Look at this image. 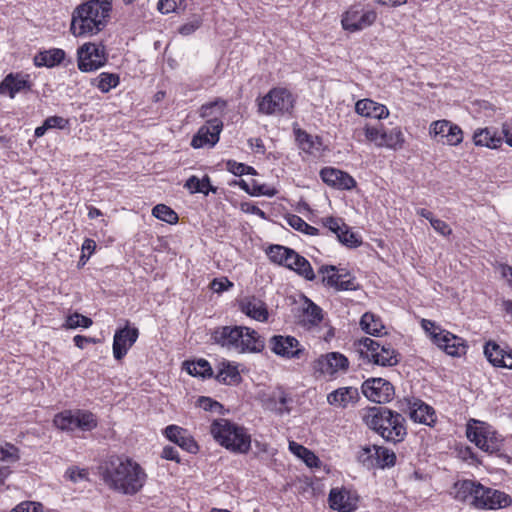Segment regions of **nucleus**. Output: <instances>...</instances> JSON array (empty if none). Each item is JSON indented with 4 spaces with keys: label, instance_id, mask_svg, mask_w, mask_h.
Returning a JSON list of instances; mask_svg holds the SVG:
<instances>
[{
    "label": "nucleus",
    "instance_id": "35",
    "mask_svg": "<svg viewBox=\"0 0 512 512\" xmlns=\"http://www.w3.org/2000/svg\"><path fill=\"white\" fill-rule=\"evenodd\" d=\"M295 254V250L281 245H272L267 251V255L272 262L283 265L287 268Z\"/></svg>",
    "mask_w": 512,
    "mask_h": 512
},
{
    "label": "nucleus",
    "instance_id": "28",
    "mask_svg": "<svg viewBox=\"0 0 512 512\" xmlns=\"http://www.w3.org/2000/svg\"><path fill=\"white\" fill-rule=\"evenodd\" d=\"M409 415L414 422L428 426L436 421L434 409L418 399L409 403Z\"/></svg>",
    "mask_w": 512,
    "mask_h": 512
},
{
    "label": "nucleus",
    "instance_id": "29",
    "mask_svg": "<svg viewBox=\"0 0 512 512\" xmlns=\"http://www.w3.org/2000/svg\"><path fill=\"white\" fill-rule=\"evenodd\" d=\"M355 111L361 116L375 119H383L389 115V110L385 105L371 99H361L357 101Z\"/></svg>",
    "mask_w": 512,
    "mask_h": 512
},
{
    "label": "nucleus",
    "instance_id": "12",
    "mask_svg": "<svg viewBox=\"0 0 512 512\" xmlns=\"http://www.w3.org/2000/svg\"><path fill=\"white\" fill-rule=\"evenodd\" d=\"M510 497L499 490L484 487L478 483L474 497V507L479 509H498L509 506Z\"/></svg>",
    "mask_w": 512,
    "mask_h": 512
},
{
    "label": "nucleus",
    "instance_id": "4",
    "mask_svg": "<svg viewBox=\"0 0 512 512\" xmlns=\"http://www.w3.org/2000/svg\"><path fill=\"white\" fill-rule=\"evenodd\" d=\"M365 424L385 441L400 443L407 436L405 418L402 414L386 407H373L363 418Z\"/></svg>",
    "mask_w": 512,
    "mask_h": 512
},
{
    "label": "nucleus",
    "instance_id": "58",
    "mask_svg": "<svg viewBox=\"0 0 512 512\" xmlns=\"http://www.w3.org/2000/svg\"><path fill=\"white\" fill-rule=\"evenodd\" d=\"M430 224L442 236H449L452 233V229L443 220L435 218Z\"/></svg>",
    "mask_w": 512,
    "mask_h": 512
},
{
    "label": "nucleus",
    "instance_id": "38",
    "mask_svg": "<svg viewBox=\"0 0 512 512\" xmlns=\"http://www.w3.org/2000/svg\"><path fill=\"white\" fill-rule=\"evenodd\" d=\"M289 450L298 458L302 459L308 467H318L319 458L309 449L294 441L289 442Z\"/></svg>",
    "mask_w": 512,
    "mask_h": 512
},
{
    "label": "nucleus",
    "instance_id": "13",
    "mask_svg": "<svg viewBox=\"0 0 512 512\" xmlns=\"http://www.w3.org/2000/svg\"><path fill=\"white\" fill-rule=\"evenodd\" d=\"M318 274L325 286L337 291H351L356 289L355 279L349 273H339L334 265H322Z\"/></svg>",
    "mask_w": 512,
    "mask_h": 512
},
{
    "label": "nucleus",
    "instance_id": "14",
    "mask_svg": "<svg viewBox=\"0 0 512 512\" xmlns=\"http://www.w3.org/2000/svg\"><path fill=\"white\" fill-rule=\"evenodd\" d=\"M269 346L276 355L287 359H300L305 348L293 336L274 335L269 340Z\"/></svg>",
    "mask_w": 512,
    "mask_h": 512
},
{
    "label": "nucleus",
    "instance_id": "41",
    "mask_svg": "<svg viewBox=\"0 0 512 512\" xmlns=\"http://www.w3.org/2000/svg\"><path fill=\"white\" fill-rule=\"evenodd\" d=\"M322 319V309L310 299L305 298L303 307V321L309 323L310 325H318Z\"/></svg>",
    "mask_w": 512,
    "mask_h": 512
},
{
    "label": "nucleus",
    "instance_id": "53",
    "mask_svg": "<svg viewBox=\"0 0 512 512\" xmlns=\"http://www.w3.org/2000/svg\"><path fill=\"white\" fill-rule=\"evenodd\" d=\"M185 0H159L157 9L162 14L176 12L184 4Z\"/></svg>",
    "mask_w": 512,
    "mask_h": 512
},
{
    "label": "nucleus",
    "instance_id": "15",
    "mask_svg": "<svg viewBox=\"0 0 512 512\" xmlns=\"http://www.w3.org/2000/svg\"><path fill=\"white\" fill-rule=\"evenodd\" d=\"M364 396L375 403L389 402L394 396V387L383 378H370L362 384Z\"/></svg>",
    "mask_w": 512,
    "mask_h": 512
},
{
    "label": "nucleus",
    "instance_id": "37",
    "mask_svg": "<svg viewBox=\"0 0 512 512\" xmlns=\"http://www.w3.org/2000/svg\"><path fill=\"white\" fill-rule=\"evenodd\" d=\"M360 326L365 333L373 336H379L384 329L381 319L371 312L362 315Z\"/></svg>",
    "mask_w": 512,
    "mask_h": 512
},
{
    "label": "nucleus",
    "instance_id": "55",
    "mask_svg": "<svg viewBox=\"0 0 512 512\" xmlns=\"http://www.w3.org/2000/svg\"><path fill=\"white\" fill-rule=\"evenodd\" d=\"M421 327L429 335L433 343L438 338V332H442L444 330L435 322L428 319H422Z\"/></svg>",
    "mask_w": 512,
    "mask_h": 512
},
{
    "label": "nucleus",
    "instance_id": "49",
    "mask_svg": "<svg viewBox=\"0 0 512 512\" xmlns=\"http://www.w3.org/2000/svg\"><path fill=\"white\" fill-rule=\"evenodd\" d=\"M384 127L382 124L377 126L366 125L364 128L365 138L369 142H373L376 146L382 147V141L384 136Z\"/></svg>",
    "mask_w": 512,
    "mask_h": 512
},
{
    "label": "nucleus",
    "instance_id": "20",
    "mask_svg": "<svg viewBox=\"0 0 512 512\" xmlns=\"http://www.w3.org/2000/svg\"><path fill=\"white\" fill-rule=\"evenodd\" d=\"M137 328L128 326L116 330L113 338V356L116 360H121L133 346L138 338Z\"/></svg>",
    "mask_w": 512,
    "mask_h": 512
},
{
    "label": "nucleus",
    "instance_id": "32",
    "mask_svg": "<svg viewBox=\"0 0 512 512\" xmlns=\"http://www.w3.org/2000/svg\"><path fill=\"white\" fill-rule=\"evenodd\" d=\"M478 483L472 480H462L454 484L453 494L456 500L468 502L474 506L475 492Z\"/></svg>",
    "mask_w": 512,
    "mask_h": 512
},
{
    "label": "nucleus",
    "instance_id": "22",
    "mask_svg": "<svg viewBox=\"0 0 512 512\" xmlns=\"http://www.w3.org/2000/svg\"><path fill=\"white\" fill-rule=\"evenodd\" d=\"M430 134L440 136L445 139L448 145L456 146L463 140V132L461 128L448 120L434 121L430 125Z\"/></svg>",
    "mask_w": 512,
    "mask_h": 512
},
{
    "label": "nucleus",
    "instance_id": "46",
    "mask_svg": "<svg viewBox=\"0 0 512 512\" xmlns=\"http://www.w3.org/2000/svg\"><path fill=\"white\" fill-rule=\"evenodd\" d=\"M286 222L289 226H291L293 229L302 232L307 235H319L320 232L317 228L309 225L307 222H305L300 216L292 214L288 215L286 217Z\"/></svg>",
    "mask_w": 512,
    "mask_h": 512
},
{
    "label": "nucleus",
    "instance_id": "2",
    "mask_svg": "<svg viewBox=\"0 0 512 512\" xmlns=\"http://www.w3.org/2000/svg\"><path fill=\"white\" fill-rule=\"evenodd\" d=\"M112 0H90L77 6L72 14L70 30L76 37L94 35L108 22Z\"/></svg>",
    "mask_w": 512,
    "mask_h": 512
},
{
    "label": "nucleus",
    "instance_id": "56",
    "mask_svg": "<svg viewBox=\"0 0 512 512\" xmlns=\"http://www.w3.org/2000/svg\"><path fill=\"white\" fill-rule=\"evenodd\" d=\"M226 168L229 172H231L237 176H241V175H244V174L250 173V172L254 173V169L252 167H249L243 163H238L233 160L227 161Z\"/></svg>",
    "mask_w": 512,
    "mask_h": 512
},
{
    "label": "nucleus",
    "instance_id": "17",
    "mask_svg": "<svg viewBox=\"0 0 512 512\" xmlns=\"http://www.w3.org/2000/svg\"><path fill=\"white\" fill-rule=\"evenodd\" d=\"M223 129V122L221 119L214 117L207 120L206 124L201 126L192 138L191 146L193 148H202L205 146L213 147L219 141L220 133Z\"/></svg>",
    "mask_w": 512,
    "mask_h": 512
},
{
    "label": "nucleus",
    "instance_id": "51",
    "mask_svg": "<svg viewBox=\"0 0 512 512\" xmlns=\"http://www.w3.org/2000/svg\"><path fill=\"white\" fill-rule=\"evenodd\" d=\"M202 22V16L194 14L188 22L178 28V32L183 36H189L201 27Z\"/></svg>",
    "mask_w": 512,
    "mask_h": 512
},
{
    "label": "nucleus",
    "instance_id": "10",
    "mask_svg": "<svg viewBox=\"0 0 512 512\" xmlns=\"http://www.w3.org/2000/svg\"><path fill=\"white\" fill-rule=\"evenodd\" d=\"M360 345L366 348L367 357L377 365L394 366L399 362L398 353L390 344L366 337L360 340Z\"/></svg>",
    "mask_w": 512,
    "mask_h": 512
},
{
    "label": "nucleus",
    "instance_id": "64",
    "mask_svg": "<svg viewBox=\"0 0 512 512\" xmlns=\"http://www.w3.org/2000/svg\"><path fill=\"white\" fill-rule=\"evenodd\" d=\"M67 473L69 474V478L74 482L86 478L87 475L86 470H79L77 468H71L67 471Z\"/></svg>",
    "mask_w": 512,
    "mask_h": 512
},
{
    "label": "nucleus",
    "instance_id": "6",
    "mask_svg": "<svg viewBox=\"0 0 512 512\" xmlns=\"http://www.w3.org/2000/svg\"><path fill=\"white\" fill-rule=\"evenodd\" d=\"M466 436L479 449L489 454L499 452L503 445V439L490 425L475 419L468 422Z\"/></svg>",
    "mask_w": 512,
    "mask_h": 512
},
{
    "label": "nucleus",
    "instance_id": "36",
    "mask_svg": "<svg viewBox=\"0 0 512 512\" xmlns=\"http://www.w3.org/2000/svg\"><path fill=\"white\" fill-rule=\"evenodd\" d=\"M288 269L293 270L299 276L308 281H313L316 278L314 270L309 261L296 252L293 260L288 265Z\"/></svg>",
    "mask_w": 512,
    "mask_h": 512
},
{
    "label": "nucleus",
    "instance_id": "19",
    "mask_svg": "<svg viewBox=\"0 0 512 512\" xmlns=\"http://www.w3.org/2000/svg\"><path fill=\"white\" fill-rule=\"evenodd\" d=\"M359 497L355 491L345 487L332 488L329 493V506L338 512H352L358 507Z\"/></svg>",
    "mask_w": 512,
    "mask_h": 512
},
{
    "label": "nucleus",
    "instance_id": "42",
    "mask_svg": "<svg viewBox=\"0 0 512 512\" xmlns=\"http://www.w3.org/2000/svg\"><path fill=\"white\" fill-rule=\"evenodd\" d=\"M375 464L381 468L392 467L396 462V454L394 451L374 445Z\"/></svg>",
    "mask_w": 512,
    "mask_h": 512
},
{
    "label": "nucleus",
    "instance_id": "26",
    "mask_svg": "<svg viewBox=\"0 0 512 512\" xmlns=\"http://www.w3.org/2000/svg\"><path fill=\"white\" fill-rule=\"evenodd\" d=\"M164 434L171 442H174L187 452L196 453L198 451L197 443L186 429L177 425H169L165 428Z\"/></svg>",
    "mask_w": 512,
    "mask_h": 512
},
{
    "label": "nucleus",
    "instance_id": "61",
    "mask_svg": "<svg viewBox=\"0 0 512 512\" xmlns=\"http://www.w3.org/2000/svg\"><path fill=\"white\" fill-rule=\"evenodd\" d=\"M199 405L204 410H210V411H213L215 409H220L222 407L220 405V403L213 401L211 398H208V397H201L199 399Z\"/></svg>",
    "mask_w": 512,
    "mask_h": 512
},
{
    "label": "nucleus",
    "instance_id": "16",
    "mask_svg": "<svg viewBox=\"0 0 512 512\" xmlns=\"http://www.w3.org/2000/svg\"><path fill=\"white\" fill-rule=\"evenodd\" d=\"M313 368L322 375L334 376L348 370L349 360L339 352H329L321 355L314 362Z\"/></svg>",
    "mask_w": 512,
    "mask_h": 512
},
{
    "label": "nucleus",
    "instance_id": "7",
    "mask_svg": "<svg viewBox=\"0 0 512 512\" xmlns=\"http://www.w3.org/2000/svg\"><path fill=\"white\" fill-rule=\"evenodd\" d=\"M54 425L62 431L72 432L76 429L91 431L97 427L96 416L87 410H65L55 415Z\"/></svg>",
    "mask_w": 512,
    "mask_h": 512
},
{
    "label": "nucleus",
    "instance_id": "50",
    "mask_svg": "<svg viewBox=\"0 0 512 512\" xmlns=\"http://www.w3.org/2000/svg\"><path fill=\"white\" fill-rule=\"evenodd\" d=\"M18 459V449L10 443L0 441V460L16 462Z\"/></svg>",
    "mask_w": 512,
    "mask_h": 512
},
{
    "label": "nucleus",
    "instance_id": "23",
    "mask_svg": "<svg viewBox=\"0 0 512 512\" xmlns=\"http://www.w3.org/2000/svg\"><path fill=\"white\" fill-rule=\"evenodd\" d=\"M484 354L493 366L512 369V349L489 341L484 346Z\"/></svg>",
    "mask_w": 512,
    "mask_h": 512
},
{
    "label": "nucleus",
    "instance_id": "43",
    "mask_svg": "<svg viewBox=\"0 0 512 512\" xmlns=\"http://www.w3.org/2000/svg\"><path fill=\"white\" fill-rule=\"evenodd\" d=\"M185 365L187 372L192 376H200L206 378L213 375L212 367L210 363L205 359L186 362Z\"/></svg>",
    "mask_w": 512,
    "mask_h": 512
},
{
    "label": "nucleus",
    "instance_id": "11",
    "mask_svg": "<svg viewBox=\"0 0 512 512\" xmlns=\"http://www.w3.org/2000/svg\"><path fill=\"white\" fill-rule=\"evenodd\" d=\"M376 18L374 10H364L361 5H354L343 14L341 24L344 30L357 32L371 26Z\"/></svg>",
    "mask_w": 512,
    "mask_h": 512
},
{
    "label": "nucleus",
    "instance_id": "5",
    "mask_svg": "<svg viewBox=\"0 0 512 512\" xmlns=\"http://www.w3.org/2000/svg\"><path fill=\"white\" fill-rule=\"evenodd\" d=\"M214 439L226 449L246 454L251 447V436L247 430L227 419L214 420L210 427Z\"/></svg>",
    "mask_w": 512,
    "mask_h": 512
},
{
    "label": "nucleus",
    "instance_id": "54",
    "mask_svg": "<svg viewBox=\"0 0 512 512\" xmlns=\"http://www.w3.org/2000/svg\"><path fill=\"white\" fill-rule=\"evenodd\" d=\"M11 512H44V506L39 502L23 501L13 508Z\"/></svg>",
    "mask_w": 512,
    "mask_h": 512
},
{
    "label": "nucleus",
    "instance_id": "18",
    "mask_svg": "<svg viewBox=\"0 0 512 512\" xmlns=\"http://www.w3.org/2000/svg\"><path fill=\"white\" fill-rule=\"evenodd\" d=\"M323 226L336 235L337 240L344 246L356 248L361 244L358 236L341 218L326 217L322 219Z\"/></svg>",
    "mask_w": 512,
    "mask_h": 512
},
{
    "label": "nucleus",
    "instance_id": "63",
    "mask_svg": "<svg viewBox=\"0 0 512 512\" xmlns=\"http://www.w3.org/2000/svg\"><path fill=\"white\" fill-rule=\"evenodd\" d=\"M502 134L505 142L512 147V122H505L502 125Z\"/></svg>",
    "mask_w": 512,
    "mask_h": 512
},
{
    "label": "nucleus",
    "instance_id": "60",
    "mask_svg": "<svg viewBox=\"0 0 512 512\" xmlns=\"http://www.w3.org/2000/svg\"><path fill=\"white\" fill-rule=\"evenodd\" d=\"M162 457L167 460L180 462L179 454L176 448L172 446H166L163 448Z\"/></svg>",
    "mask_w": 512,
    "mask_h": 512
},
{
    "label": "nucleus",
    "instance_id": "1",
    "mask_svg": "<svg viewBox=\"0 0 512 512\" xmlns=\"http://www.w3.org/2000/svg\"><path fill=\"white\" fill-rule=\"evenodd\" d=\"M104 484L123 495L138 493L146 482L144 469L128 457L111 456L99 467Z\"/></svg>",
    "mask_w": 512,
    "mask_h": 512
},
{
    "label": "nucleus",
    "instance_id": "31",
    "mask_svg": "<svg viewBox=\"0 0 512 512\" xmlns=\"http://www.w3.org/2000/svg\"><path fill=\"white\" fill-rule=\"evenodd\" d=\"M473 141L476 146L496 149L501 145L503 137L491 128H483L474 132Z\"/></svg>",
    "mask_w": 512,
    "mask_h": 512
},
{
    "label": "nucleus",
    "instance_id": "40",
    "mask_svg": "<svg viewBox=\"0 0 512 512\" xmlns=\"http://www.w3.org/2000/svg\"><path fill=\"white\" fill-rule=\"evenodd\" d=\"M404 142L405 138L401 128L394 127L390 130H384L382 147L397 150L402 148Z\"/></svg>",
    "mask_w": 512,
    "mask_h": 512
},
{
    "label": "nucleus",
    "instance_id": "21",
    "mask_svg": "<svg viewBox=\"0 0 512 512\" xmlns=\"http://www.w3.org/2000/svg\"><path fill=\"white\" fill-rule=\"evenodd\" d=\"M434 344L453 357L465 355L468 347L464 339L445 329L442 332H438V338Z\"/></svg>",
    "mask_w": 512,
    "mask_h": 512
},
{
    "label": "nucleus",
    "instance_id": "34",
    "mask_svg": "<svg viewBox=\"0 0 512 512\" xmlns=\"http://www.w3.org/2000/svg\"><path fill=\"white\" fill-rule=\"evenodd\" d=\"M217 374L216 379L223 384H232L236 383L240 379V375L238 369L231 362L222 360L217 366Z\"/></svg>",
    "mask_w": 512,
    "mask_h": 512
},
{
    "label": "nucleus",
    "instance_id": "57",
    "mask_svg": "<svg viewBox=\"0 0 512 512\" xmlns=\"http://www.w3.org/2000/svg\"><path fill=\"white\" fill-rule=\"evenodd\" d=\"M44 122L46 124V127H48V129H52V128L65 129L69 125V120L65 119L61 116H50Z\"/></svg>",
    "mask_w": 512,
    "mask_h": 512
},
{
    "label": "nucleus",
    "instance_id": "59",
    "mask_svg": "<svg viewBox=\"0 0 512 512\" xmlns=\"http://www.w3.org/2000/svg\"><path fill=\"white\" fill-rule=\"evenodd\" d=\"M232 286H233V283L230 282L226 277H223V278H220V279H214L211 282L212 290L217 292V293L226 291V290H228Z\"/></svg>",
    "mask_w": 512,
    "mask_h": 512
},
{
    "label": "nucleus",
    "instance_id": "52",
    "mask_svg": "<svg viewBox=\"0 0 512 512\" xmlns=\"http://www.w3.org/2000/svg\"><path fill=\"white\" fill-rule=\"evenodd\" d=\"M358 460L367 467H372L375 464L374 445L364 446L358 453Z\"/></svg>",
    "mask_w": 512,
    "mask_h": 512
},
{
    "label": "nucleus",
    "instance_id": "48",
    "mask_svg": "<svg viewBox=\"0 0 512 512\" xmlns=\"http://www.w3.org/2000/svg\"><path fill=\"white\" fill-rule=\"evenodd\" d=\"M92 324H93V321L91 318L86 317L79 313H73V314L67 316L63 327L66 329H76L79 327L89 328Z\"/></svg>",
    "mask_w": 512,
    "mask_h": 512
},
{
    "label": "nucleus",
    "instance_id": "24",
    "mask_svg": "<svg viewBox=\"0 0 512 512\" xmlns=\"http://www.w3.org/2000/svg\"><path fill=\"white\" fill-rule=\"evenodd\" d=\"M320 177L324 183L337 189L350 190L356 185V181L352 176L332 167L323 168L320 171Z\"/></svg>",
    "mask_w": 512,
    "mask_h": 512
},
{
    "label": "nucleus",
    "instance_id": "3",
    "mask_svg": "<svg viewBox=\"0 0 512 512\" xmlns=\"http://www.w3.org/2000/svg\"><path fill=\"white\" fill-rule=\"evenodd\" d=\"M213 343L237 353L260 352L264 347L258 333L245 326H221L211 334Z\"/></svg>",
    "mask_w": 512,
    "mask_h": 512
},
{
    "label": "nucleus",
    "instance_id": "45",
    "mask_svg": "<svg viewBox=\"0 0 512 512\" xmlns=\"http://www.w3.org/2000/svg\"><path fill=\"white\" fill-rule=\"evenodd\" d=\"M225 107L226 101L217 99L213 102L202 105L200 108V116L202 118H207L208 120L213 119L214 117L220 119Z\"/></svg>",
    "mask_w": 512,
    "mask_h": 512
},
{
    "label": "nucleus",
    "instance_id": "8",
    "mask_svg": "<svg viewBox=\"0 0 512 512\" xmlns=\"http://www.w3.org/2000/svg\"><path fill=\"white\" fill-rule=\"evenodd\" d=\"M293 107L294 98L285 88H274L258 101V111L265 115L288 113Z\"/></svg>",
    "mask_w": 512,
    "mask_h": 512
},
{
    "label": "nucleus",
    "instance_id": "39",
    "mask_svg": "<svg viewBox=\"0 0 512 512\" xmlns=\"http://www.w3.org/2000/svg\"><path fill=\"white\" fill-rule=\"evenodd\" d=\"M296 140L300 148L307 153L318 152L321 149V141L319 137L312 136L305 131L298 130L296 134Z\"/></svg>",
    "mask_w": 512,
    "mask_h": 512
},
{
    "label": "nucleus",
    "instance_id": "44",
    "mask_svg": "<svg viewBox=\"0 0 512 512\" xmlns=\"http://www.w3.org/2000/svg\"><path fill=\"white\" fill-rule=\"evenodd\" d=\"M101 92L107 93L119 84V76L114 73L103 72L92 82Z\"/></svg>",
    "mask_w": 512,
    "mask_h": 512
},
{
    "label": "nucleus",
    "instance_id": "30",
    "mask_svg": "<svg viewBox=\"0 0 512 512\" xmlns=\"http://www.w3.org/2000/svg\"><path fill=\"white\" fill-rule=\"evenodd\" d=\"M29 88V82L20 74L10 73L0 83V93H8L10 98H14L17 93Z\"/></svg>",
    "mask_w": 512,
    "mask_h": 512
},
{
    "label": "nucleus",
    "instance_id": "9",
    "mask_svg": "<svg viewBox=\"0 0 512 512\" xmlns=\"http://www.w3.org/2000/svg\"><path fill=\"white\" fill-rule=\"evenodd\" d=\"M78 68L82 72H92L103 67L108 55L102 43H85L77 50Z\"/></svg>",
    "mask_w": 512,
    "mask_h": 512
},
{
    "label": "nucleus",
    "instance_id": "33",
    "mask_svg": "<svg viewBox=\"0 0 512 512\" xmlns=\"http://www.w3.org/2000/svg\"><path fill=\"white\" fill-rule=\"evenodd\" d=\"M65 58V52L59 48H53L39 52L34 57V64L37 67H54L59 65Z\"/></svg>",
    "mask_w": 512,
    "mask_h": 512
},
{
    "label": "nucleus",
    "instance_id": "25",
    "mask_svg": "<svg viewBox=\"0 0 512 512\" xmlns=\"http://www.w3.org/2000/svg\"><path fill=\"white\" fill-rule=\"evenodd\" d=\"M360 399L356 387H340L327 395V402L331 406L345 409L349 405H355Z\"/></svg>",
    "mask_w": 512,
    "mask_h": 512
},
{
    "label": "nucleus",
    "instance_id": "62",
    "mask_svg": "<svg viewBox=\"0 0 512 512\" xmlns=\"http://www.w3.org/2000/svg\"><path fill=\"white\" fill-rule=\"evenodd\" d=\"M185 187L190 190L191 193H197L200 188V179L196 176H191L185 183Z\"/></svg>",
    "mask_w": 512,
    "mask_h": 512
},
{
    "label": "nucleus",
    "instance_id": "47",
    "mask_svg": "<svg viewBox=\"0 0 512 512\" xmlns=\"http://www.w3.org/2000/svg\"><path fill=\"white\" fill-rule=\"evenodd\" d=\"M152 215L168 224H176L178 222L177 213L165 204H158L152 209Z\"/></svg>",
    "mask_w": 512,
    "mask_h": 512
},
{
    "label": "nucleus",
    "instance_id": "27",
    "mask_svg": "<svg viewBox=\"0 0 512 512\" xmlns=\"http://www.w3.org/2000/svg\"><path fill=\"white\" fill-rule=\"evenodd\" d=\"M240 309L248 317L260 322L268 319V310L265 302L255 296L244 297L240 301Z\"/></svg>",
    "mask_w": 512,
    "mask_h": 512
}]
</instances>
